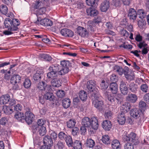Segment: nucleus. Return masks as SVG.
<instances>
[{"label":"nucleus","mask_w":149,"mask_h":149,"mask_svg":"<svg viewBox=\"0 0 149 149\" xmlns=\"http://www.w3.org/2000/svg\"><path fill=\"white\" fill-rule=\"evenodd\" d=\"M4 24L6 27L8 28V29L3 31V33L5 35H9L13 34V31L18 29L17 26L20 25V22L17 19L11 20L8 19H6Z\"/></svg>","instance_id":"obj_1"},{"label":"nucleus","mask_w":149,"mask_h":149,"mask_svg":"<svg viewBox=\"0 0 149 149\" xmlns=\"http://www.w3.org/2000/svg\"><path fill=\"white\" fill-rule=\"evenodd\" d=\"M122 139L124 142H130L134 145H136L139 143L136 134L133 132H131L130 134L124 133L123 135Z\"/></svg>","instance_id":"obj_2"},{"label":"nucleus","mask_w":149,"mask_h":149,"mask_svg":"<svg viewBox=\"0 0 149 149\" xmlns=\"http://www.w3.org/2000/svg\"><path fill=\"white\" fill-rule=\"evenodd\" d=\"M50 72L47 74V77L49 79L53 78L57 76V74L59 75L58 72L61 70V66L58 64H56L50 66L49 68Z\"/></svg>","instance_id":"obj_3"},{"label":"nucleus","mask_w":149,"mask_h":149,"mask_svg":"<svg viewBox=\"0 0 149 149\" xmlns=\"http://www.w3.org/2000/svg\"><path fill=\"white\" fill-rule=\"evenodd\" d=\"M91 97L92 98L93 104L95 107L99 109H102L103 103L99 98L98 93L96 92H94L92 94Z\"/></svg>","instance_id":"obj_4"},{"label":"nucleus","mask_w":149,"mask_h":149,"mask_svg":"<svg viewBox=\"0 0 149 149\" xmlns=\"http://www.w3.org/2000/svg\"><path fill=\"white\" fill-rule=\"evenodd\" d=\"M130 113L131 116L133 118L138 119V120H137L136 121L138 125L141 124L143 120L140 118V116L141 114V111L137 108L133 109L130 110Z\"/></svg>","instance_id":"obj_5"},{"label":"nucleus","mask_w":149,"mask_h":149,"mask_svg":"<svg viewBox=\"0 0 149 149\" xmlns=\"http://www.w3.org/2000/svg\"><path fill=\"white\" fill-rule=\"evenodd\" d=\"M69 62L68 61H63L61 62V70L58 72L60 75H62L67 73L69 71L68 66L69 65Z\"/></svg>","instance_id":"obj_6"},{"label":"nucleus","mask_w":149,"mask_h":149,"mask_svg":"<svg viewBox=\"0 0 149 149\" xmlns=\"http://www.w3.org/2000/svg\"><path fill=\"white\" fill-rule=\"evenodd\" d=\"M21 79V77L18 74H15L11 78L10 82L13 85V89H19V87L18 84L20 82Z\"/></svg>","instance_id":"obj_7"},{"label":"nucleus","mask_w":149,"mask_h":149,"mask_svg":"<svg viewBox=\"0 0 149 149\" xmlns=\"http://www.w3.org/2000/svg\"><path fill=\"white\" fill-rule=\"evenodd\" d=\"M34 22L36 24H40L42 25L45 26H51L53 24L52 22L49 19L47 18H44L40 20L38 18L37 21Z\"/></svg>","instance_id":"obj_8"},{"label":"nucleus","mask_w":149,"mask_h":149,"mask_svg":"<svg viewBox=\"0 0 149 149\" xmlns=\"http://www.w3.org/2000/svg\"><path fill=\"white\" fill-rule=\"evenodd\" d=\"M76 32L78 34L83 38H88L89 35V32L85 28L80 26L77 28Z\"/></svg>","instance_id":"obj_9"},{"label":"nucleus","mask_w":149,"mask_h":149,"mask_svg":"<svg viewBox=\"0 0 149 149\" xmlns=\"http://www.w3.org/2000/svg\"><path fill=\"white\" fill-rule=\"evenodd\" d=\"M37 87L39 90L42 91L44 92L45 91L51 90V86L49 85H47L45 82L41 81L38 83Z\"/></svg>","instance_id":"obj_10"},{"label":"nucleus","mask_w":149,"mask_h":149,"mask_svg":"<svg viewBox=\"0 0 149 149\" xmlns=\"http://www.w3.org/2000/svg\"><path fill=\"white\" fill-rule=\"evenodd\" d=\"M52 89L50 91H47L44 92L43 97L46 100H49L51 102V103L54 104V101L55 100L54 96L53 95Z\"/></svg>","instance_id":"obj_11"},{"label":"nucleus","mask_w":149,"mask_h":149,"mask_svg":"<svg viewBox=\"0 0 149 149\" xmlns=\"http://www.w3.org/2000/svg\"><path fill=\"white\" fill-rule=\"evenodd\" d=\"M95 82L94 80H91L87 81V88L89 91L90 92H92L91 93L92 95V94H93L94 92H97L95 90V86L96 85Z\"/></svg>","instance_id":"obj_12"},{"label":"nucleus","mask_w":149,"mask_h":149,"mask_svg":"<svg viewBox=\"0 0 149 149\" xmlns=\"http://www.w3.org/2000/svg\"><path fill=\"white\" fill-rule=\"evenodd\" d=\"M10 99V97L8 94L2 95L0 97V104L1 105L7 104Z\"/></svg>","instance_id":"obj_13"},{"label":"nucleus","mask_w":149,"mask_h":149,"mask_svg":"<svg viewBox=\"0 0 149 149\" xmlns=\"http://www.w3.org/2000/svg\"><path fill=\"white\" fill-rule=\"evenodd\" d=\"M120 89L121 93L124 95H126L128 92V87L123 81H121L120 82Z\"/></svg>","instance_id":"obj_14"},{"label":"nucleus","mask_w":149,"mask_h":149,"mask_svg":"<svg viewBox=\"0 0 149 149\" xmlns=\"http://www.w3.org/2000/svg\"><path fill=\"white\" fill-rule=\"evenodd\" d=\"M44 72L43 69L38 68L36 71V73L34 75L33 78L35 81H40L41 78V77Z\"/></svg>","instance_id":"obj_15"},{"label":"nucleus","mask_w":149,"mask_h":149,"mask_svg":"<svg viewBox=\"0 0 149 149\" xmlns=\"http://www.w3.org/2000/svg\"><path fill=\"white\" fill-rule=\"evenodd\" d=\"M60 33L62 36L65 37H72L74 35L73 32L66 28L62 29L60 31Z\"/></svg>","instance_id":"obj_16"},{"label":"nucleus","mask_w":149,"mask_h":149,"mask_svg":"<svg viewBox=\"0 0 149 149\" xmlns=\"http://www.w3.org/2000/svg\"><path fill=\"white\" fill-rule=\"evenodd\" d=\"M34 115L30 111H27L25 113V121L29 124L31 123L33 119Z\"/></svg>","instance_id":"obj_17"},{"label":"nucleus","mask_w":149,"mask_h":149,"mask_svg":"<svg viewBox=\"0 0 149 149\" xmlns=\"http://www.w3.org/2000/svg\"><path fill=\"white\" fill-rule=\"evenodd\" d=\"M126 99L130 102L134 103L137 101L138 97L136 94L129 93L126 97Z\"/></svg>","instance_id":"obj_18"},{"label":"nucleus","mask_w":149,"mask_h":149,"mask_svg":"<svg viewBox=\"0 0 149 149\" xmlns=\"http://www.w3.org/2000/svg\"><path fill=\"white\" fill-rule=\"evenodd\" d=\"M86 13L88 15L91 16H97L99 13L97 10L93 8H89L86 10Z\"/></svg>","instance_id":"obj_19"},{"label":"nucleus","mask_w":149,"mask_h":149,"mask_svg":"<svg viewBox=\"0 0 149 149\" xmlns=\"http://www.w3.org/2000/svg\"><path fill=\"white\" fill-rule=\"evenodd\" d=\"M117 120L120 124L124 125L125 123L126 120L125 113L122 112L119 113L118 115Z\"/></svg>","instance_id":"obj_20"},{"label":"nucleus","mask_w":149,"mask_h":149,"mask_svg":"<svg viewBox=\"0 0 149 149\" xmlns=\"http://www.w3.org/2000/svg\"><path fill=\"white\" fill-rule=\"evenodd\" d=\"M137 13L135 10L133 8L130 9L128 14V16L130 19L134 20L137 17Z\"/></svg>","instance_id":"obj_21"},{"label":"nucleus","mask_w":149,"mask_h":149,"mask_svg":"<svg viewBox=\"0 0 149 149\" xmlns=\"http://www.w3.org/2000/svg\"><path fill=\"white\" fill-rule=\"evenodd\" d=\"M109 7V1L106 0L102 2L100 6V10L102 12H105Z\"/></svg>","instance_id":"obj_22"},{"label":"nucleus","mask_w":149,"mask_h":149,"mask_svg":"<svg viewBox=\"0 0 149 149\" xmlns=\"http://www.w3.org/2000/svg\"><path fill=\"white\" fill-rule=\"evenodd\" d=\"M109 88L113 94H115V95H117L116 93L118 90V86L116 83H111Z\"/></svg>","instance_id":"obj_23"},{"label":"nucleus","mask_w":149,"mask_h":149,"mask_svg":"<svg viewBox=\"0 0 149 149\" xmlns=\"http://www.w3.org/2000/svg\"><path fill=\"white\" fill-rule=\"evenodd\" d=\"M91 126L94 130H97L98 127V120L97 117H93L91 118Z\"/></svg>","instance_id":"obj_24"},{"label":"nucleus","mask_w":149,"mask_h":149,"mask_svg":"<svg viewBox=\"0 0 149 149\" xmlns=\"http://www.w3.org/2000/svg\"><path fill=\"white\" fill-rule=\"evenodd\" d=\"M111 122L107 120L104 121L102 124V127L103 129L107 131H109L111 129Z\"/></svg>","instance_id":"obj_25"},{"label":"nucleus","mask_w":149,"mask_h":149,"mask_svg":"<svg viewBox=\"0 0 149 149\" xmlns=\"http://www.w3.org/2000/svg\"><path fill=\"white\" fill-rule=\"evenodd\" d=\"M15 118L19 121L24 122L25 121V118L24 114L21 112H17L15 115Z\"/></svg>","instance_id":"obj_26"},{"label":"nucleus","mask_w":149,"mask_h":149,"mask_svg":"<svg viewBox=\"0 0 149 149\" xmlns=\"http://www.w3.org/2000/svg\"><path fill=\"white\" fill-rule=\"evenodd\" d=\"M91 119L87 117L84 118L82 120V124L86 127H88L91 126Z\"/></svg>","instance_id":"obj_27"},{"label":"nucleus","mask_w":149,"mask_h":149,"mask_svg":"<svg viewBox=\"0 0 149 149\" xmlns=\"http://www.w3.org/2000/svg\"><path fill=\"white\" fill-rule=\"evenodd\" d=\"M43 143L44 144L51 146L53 144V141L51 138L48 136H46L43 139Z\"/></svg>","instance_id":"obj_28"},{"label":"nucleus","mask_w":149,"mask_h":149,"mask_svg":"<svg viewBox=\"0 0 149 149\" xmlns=\"http://www.w3.org/2000/svg\"><path fill=\"white\" fill-rule=\"evenodd\" d=\"M128 88L132 92L136 93L138 88L137 85L133 82L130 83L129 85Z\"/></svg>","instance_id":"obj_29"},{"label":"nucleus","mask_w":149,"mask_h":149,"mask_svg":"<svg viewBox=\"0 0 149 149\" xmlns=\"http://www.w3.org/2000/svg\"><path fill=\"white\" fill-rule=\"evenodd\" d=\"M111 147L113 149H120L121 145L119 141L117 139L113 140L111 143Z\"/></svg>","instance_id":"obj_30"},{"label":"nucleus","mask_w":149,"mask_h":149,"mask_svg":"<svg viewBox=\"0 0 149 149\" xmlns=\"http://www.w3.org/2000/svg\"><path fill=\"white\" fill-rule=\"evenodd\" d=\"M36 130H38L39 134L41 136H43L46 133V128L45 126H38L36 127Z\"/></svg>","instance_id":"obj_31"},{"label":"nucleus","mask_w":149,"mask_h":149,"mask_svg":"<svg viewBox=\"0 0 149 149\" xmlns=\"http://www.w3.org/2000/svg\"><path fill=\"white\" fill-rule=\"evenodd\" d=\"M68 146L70 147L73 146L74 142L71 136L68 135L65 140Z\"/></svg>","instance_id":"obj_32"},{"label":"nucleus","mask_w":149,"mask_h":149,"mask_svg":"<svg viewBox=\"0 0 149 149\" xmlns=\"http://www.w3.org/2000/svg\"><path fill=\"white\" fill-rule=\"evenodd\" d=\"M51 81L52 86L55 87H58L61 86V82L59 79L58 78H53Z\"/></svg>","instance_id":"obj_33"},{"label":"nucleus","mask_w":149,"mask_h":149,"mask_svg":"<svg viewBox=\"0 0 149 149\" xmlns=\"http://www.w3.org/2000/svg\"><path fill=\"white\" fill-rule=\"evenodd\" d=\"M146 44L144 42H141L138 45V47L141 49L143 47L142 51V54H147L148 52V49L145 47L146 45Z\"/></svg>","instance_id":"obj_34"},{"label":"nucleus","mask_w":149,"mask_h":149,"mask_svg":"<svg viewBox=\"0 0 149 149\" xmlns=\"http://www.w3.org/2000/svg\"><path fill=\"white\" fill-rule=\"evenodd\" d=\"M102 140L103 143L105 144H109L111 143L110 137L108 135H103L102 137Z\"/></svg>","instance_id":"obj_35"},{"label":"nucleus","mask_w":149,"mask_h":149,"mask_svg":"<svg viewBox=\"0 0 149 149\" xmlns=\"http://www.w3.org/2000/svg\"><path fill=\"white\" fill-rule=\"evenodd\" d=\"M72 147L74 149H82L81 143L79 140H76L74 142Z\"/></svg>","instance_id":"obj_36"},{"label":"nucleus","mask_w":149,"mask_h":149,"mask_svg":"<svg viewBox=\"0 0 149 149\" xmlns=\"http://www.w3.org/2000/svg\"><path fill=\"white\" fill-rule=\"evenodd\" d=\"M79 96L80 99L82 101L86 100L87 98V93L84 91H80Z\"/></svg>","instance_id":"obj_37"},{"label":"nucleus","mask_w":149,"mask_h":149,"mask_svg":"<svg viewBox=\"0 0 149 149\" xmlns=\"http://www.w3.org/2000/svg\"><path fill=\"white\" fill-rule=\"evenodd\" d=\"M63 106L65 108H68L70 104V100L68 98H65L62 100Z\"/></svg>","instance_id":"obj_38"},{"label":"nucleus","mask_w":149,"mask_h":149,"mask_svg":"<svg viewBox=\"0 0 149 149\" xmlns=\"http://www.w3.org/2000/svg\"><path fill=\"white\" fill-rule=\"evenodd\" d=\"M108 99L111 102L113 103L115 102H118L119 100L117 97H115L112 94H110L108 96Z\"/></svg>","instance_id":"obj_39"},{"label":"nucleus","mask_w":149,"mask_h":149,"mask_svg":"<svg viewBox=\"0 0 149 149\" xmlns=\"http://www.w3.org/2000/svg\"><path fill=\"white\" fill-rule=\"evenodd\" d=\"M40 56L41 58L44 59L46 61H51L52 59V58L51 56L46 54H40Z\"/></svg>","instance_id":"obj_40"},{"label":"nucleus","mask_w":149,"mask_h":149,"mask_svg":"<svg viewBox=\"0 0 149 149\" xmlns=\"http://www.w3.org/2000/svg\"><path fill=\"white\" fill-rule=\"evenodd\" d=\"M2 111L5 113L7 114H10L12 112V109L10 107L6 105L3 106Z\"/></svg>","instance_id":"obj_41"},{"label":"nucleus","mask_w":149,"mask_h":149,"mask_svg":"<svg viewBox=\"0 0 149 149\" xmlns=\"http://www.w3.org/2000/svg\"><path fill=\"white\" fill-rule=\"evenodd\" d=\"M137 14L139 15V17L142 19L144 18L146 15V12L142 9L139 10Z\"/></svg>","instance_id":"obj_42"},{"label":"nucleus","mask_w":149,"mask_h":149,"mask_svg":"<svg viewBox=\"0 0 149 149\" xmlns=\"http://www.w3.org/2000/svg\"><path fill=\"white\" fill-rule=\"evenodd\" d=\"M139 26L142 29H144L146 25V22L145 20L142 19L138 21Z\"/></svg>","instance_id":"obj_43"},{"label":"nucleus","mask_w":149,"mask_h":149,"mask_svg":"<svg viewBox=\"0 0 149 149\" xmlns=\"http://www.w3.org/2000/svg\"><path fill=\"white\" fill-rule=\"evenodd\" d=\"M8 8L4 5H1L0 6V11L3 14H7L8 12Z\"/></svg>","instance_id":"obj_44"},{"label":"nucleus","mask_w":149,"mask_h":149,"mask_svg":"<svg viewBox=\"0 0 149 149\" xmlns=\"http://www.w3.org/2000/svg\"><path fill=\"white\" fill-rule=\"evenodd\" d=\"M118 80V77L115 74H112L110 77V80L111 83H116Z\"/></svg>","instance_id":"obj_45"},{"label":"nucleus","mask_w":149,"mask_h":149,"mask_svg":"<svg viewBox=\"0 0 149 149\" xmlns=\"http://www.w3.org/2000/svg\"><path fill=\"white\" fill-rule=\"evenodd\" d=\"M95 145V142L92 139H89L87 140V146L89 148H93Z\"/></svg>","instance_id":"obj_46"},{"label":"nucleus","mask_w":149,"mask_h":149,"mask_svg":"<svg viewBox=\"0 0 149 149\" xmlns=\"http://www.w3.org/2000/svg\"><path fill=\"white\" fill-rule=\"evenodd\" d=\"M115 70L120 75H122L124 72V70L121 67L116 66L114 68Z\"/></svg>","instance_id":"obj_47"},{"label":"nucleus","mask_w":149,"mask_h":149,"mask_svg":"<svg viewBox=\"0 0 149 149\" xmlns=\"http://www.w3.org/2000/svg\"><path fill=\"white\" fill-rule=\"evenodd\" d=\"M68 135L63 132H61L58 134V136L60 140H65Z\"/></svg>","instance_id":"obj_48"},{"label":"nucleus","mask_w":149,"mask_h":149,"mask_svg":"<svg viewBox=\"0 0 149 149\" xmlns=\"http://www.w3.org/2000/svg\"><path fill=\"white\" fill-rule=\"evenodd\" d=\"M75 123V120L71 119L67 122V126L68 128H72L74 126Z\"/></svg>","instance_id":"obj_49"},{"label":"nucleus","mask_w":149,"mask_h":149,"mask_svg":"<svg viewBox=\"0 0 149 149\" xmlns=\"http://www.w3.org/2000/svg\"><path fill=\"white\" fill-rule=\"evenodd\" d=\"M31 85V81L29 79H26L24 83V87L26 88H29Z\"/></svg>","instance_id":"obj_50"},{"label":"nucleus","mask_w":149,"mask_h":149,"mask_svg":"<svg viewBox=\"0 0 149 149\" xmlns=\"http://www.w3.org/2000/svg\"><path fill=\"white\" fill-rule=\"evenodd\" d=\"M100 88L102 89H106L109 86V84L107 82H105L104 80L102 81L100 84Z\"/></svg>","instance_id":"obj_51"},{"label":"nucleus","mask_w":149,"mask_h":149,"mask_svg":"<svg viewBox=\"0 0 149 149\" xmlns=\"http://www.w3.org/2000/svg\"><path fill=\"white\" fill-rule=\"evenodd\" d=\"M79 133V128L77 127H74L72 131V135L74 136H78Z\"/></svg>","instance_id":"obj_52"},{"label":"nucleus","mask_w":149,"mask_h":149,"mask_svg":"<svg viewBox=\"0 0 149 149\" xmlns=\"http://www.w3.org/2000/svg\"><path fill=\"white\" fill-rule=\"evenodd\" d=\"M146 104L143 101H140L139 103V107L142 110H144L146 109Z\"/></svg>","instance_id":"obj_53"},{"label":"nucleus","mask_w":149,"mask_h":149,"mask_svg":"<svg viewBox=\"0 0 149 149\" xmlns=\"http://www.w3.org/2000/svg\"><path fill=\"white\" fill-rule=\"evenodd\" d=\"M131 107V106L130 103L128 102L125 103L123 105V108L126 111H129Z\"/></svg>","instance_id":"obj_54"},{"label":"nucleus","mask_w":149,"mask_h":149,"mask_svg":"<svg viewBox=\"0 0 149 149\" xmlns=\"http://www.w3.org/2000/svg\"><path fill=\"white\" fill-rule=\"evenodd\" d=\"M124 145V149H134V147L132 143L130 142H127Z\"/></svg>","instance_id":"obj_55"},{"label":"nucleus","mask_w":149,"mask_h":149,"mask_svg":"<svg viewBox=\"0 0 149 149\" xmlns=\"http://www.w3.org/2000/svg\"><path fill=\"white\" fill-rule=\"evenodd\" d=\"M148 88V86L146 84H142L140 87L141 90L144 93H147Z\"/></svg>","instance_id":"obj_56"},{"label":"nucleus","mask_w":149,"mask_h":149,"mask_svg":"<svg viewBox=\"0 0 149 149\" xmlns=\"http://www.w3.org/2000/svg\"><path fill=\"white\" fill-rule=\"evenodd\" d=\"M58 149H63L64 147V143L61 141H59L56 145Z\"/></svg>","instance_id":"obj_57"},{"label":"nucleus","mask_w":149,"mask_h":149,"mask_svg":"<svg viewBox=\"0 0 149 149\" xmlns=\"http://www.w3.org/2000/svg\"><path fill=\"white\" fill-rule=\"evenodd\" d=\"M56 94L58 97L62 98L65 96V92L63 90H59L56 92Z\"/></svg>","instance_id":"obj_58"},{"label":"nucleus","mask_w":149,"mask_h":149,"mask_svg":"<svg viewBox=\"0 0 149 149\" xmlns=\"http://www.w3.org/2000/svg\"><path fill=\"white\" fill-rule=\"evenodd\" d=\"M113 113L111 111H108L105 112V116L106 118L108 119H111L112 118Z\"/></svg>","instance_id":"obj_59"},{"label":"nucleus","mask_w":149,"mask_h":149,"mask_svg":"<svg viewBox=\"0 0 149 149\" xmlns=\"http://www.w3.org/2000/svg\"><path fill=\"white\" fill-rule=\"evenodd\" d=\"M120 34L121 35L126 37H127L129 36V33L126 30L124 29L120 31Z\"/></svg>","instance_id":"obj_60"},{"label":"nucleus","mask_w":149,"mask_h":149,"mask_svg":"<svg viewBox=\"0 0 149 149\" xmlns=\"http://www.w3.org/2000/svg\"><path fill=\"white\" fill-rule=\"evenodd\" d=\"M126 78L130 81L134 80V75L133 74H127L125 75Z\"/></svg>","instance_id":"obj_61"},{"label":"nucleus","mask_w":149,"mask_h":149,"mask_svg":"<svg viewBox=\"0 0 149 149\" xmlns=\"http://www.w3.org/2000/svg\"><path fill=\"white\" fill-rule=\"evenodd\" d=\"M50 137L52 139H53L54 140H56L57 137V134L55 132L52 131L50 133Z\"/></svg>","instance_id":"obj_62"},{"label":"nucleus","mask_w":149,"mask_h":149,"mask_svg":"<svg viewBox=\"0 0 149 149\" xmlns=\"http://www.w3.org/2000/svg\"><path fill=\"white\" fill-rule=\"evenodd\" d=\"M8 122V120L5 117L2 118L0 120V124L2 125H5Z\"/></svg>","instance_id":"obj_63"},{"label":"nucleus","mask_w":149,"mask_h":149,"mask_svg":"<svg viewBox=\"0 0 149 149\" xmlns=\"http://www.w3.org/2000/svg\"><path fill=\"white\" fill-rule=\"evenodd\" d=\"M45 121L43 120L42 119H40L38 120L37 124L38 125V126H45Z\"/></svg>","instance_id":"obj_64"}]
</instances>
